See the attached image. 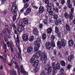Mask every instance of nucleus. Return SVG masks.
I'll return each mask as SVG.
<instances>
[{
	"label": "nucleus",
	"mask_w": 75,
	"mask_h": 75,
	"mask_svg": "<svg viewBox=\"0 0 75 75\" xmlns=\"http://www.w3.org/2000/svg\"><path fill=\"white\" fill-rule=\"evenodd\" d=\"M73 57H74L73 55V54H71L68 57L67 59L69 62H71L72 61Z\"/></svg>",
	"instance_id": "nucleus-18"
},
{
	"label": "nucleus",
	"mask_w": 75,
	"mask_h": 75,
	"mask_svg": "<svg viewBox=\"0 0 75 75\" xmlns=\"http://www.w3.org/2000/svg\"><path fill=\"white\" fill-rule=\"evenodd\" d=\"M47 10L48 12L49 13L51 16H54V15L53 11H55L56 13H58V11L59 10L58 8H55V6H54V4H51L49 5H47ZM53 9V11L52 10Z\"/></svg>",
	"instance_id": "nucleus-1"
},
{
	"label": "nucleus",
	"mask_w": 75,
	"mask_h": 75,
	"mask_svg": "<svg viewBox=\"0 0 75 75\" xmlns=\"http://www.w3.org/2000/svg\"><path fill=\"white\" fill-rule=\"evenodd\" d=\"M46 66V65H45V64H43L42 65V68H45Z\"/></svg>",
	"instance_id": "nucleus-61"
},
{
	"label": "nucleus",
	"mask_w": 75,
	"mask_h": 75,
	"mask_svg": "<svg viewBox=\"0 0 75 75\" xmlns=\"http://www.w3.org/2000/svg\"><path fill=\"white\" fill-rule=\"evenodd\" d=\"M23 21L25 23L26 25H27L28 24V19L27 18H23Z\"/></svg>",
	"instance_id": "nucleus-21"
},
{
	"label": "nucleus",
	"mask_w": 75,
	"mask_h": 75,
	"mask_svg": "<svg viewBox=\"0 0 75 75\" xmlns=\"http://www.w3.org/2000/svg\"><path fill=\"white\" fill-rule=\"evenodd\" d=\"M39 64V61L38 60H35L33 64V66L34 67H37Z\"/></svg>",
	"instance_id": "nucleus-20"
},
{
	"label": "nucleus",
	"mask_w": 75,
	"mask_h": 75,
	"mask_svg": "<svg viewBox=\"0 0 75 75\" xmlns=\"http://www.w3.org/2000/svg\"><path fill=\"white\" fill-rule=\"evenodd\" d=\"M56 68L54 67L53 68V73H54V74L57 72V70H59V69H60V64L59 63H57L56 66Z\"/></svg>",
	"instance_id": "nucleus-3"
},
{
	"label": "nucleus",
	"mask_w": 75,
	"mask_h": 75,
	"mask_svg": "<svg viewBox=\"0 0 75 75\" xmlns=\"http://www.w3.org/2000/svg\"><path fill=\"white\" fill-rule=\"evenodd\" d=\"M55 63L53 62L52 63V68H54V67H55Z\"/></svg>",
	"instance_id": "nucleus-49"
},
{
	"label": "nucleus",
	"mask_w": 75,
	"mask_h": 75,
	"mask_svg": "<svg viewBox=\"0 0 75 75\" xmlns=\"http://www.w3.org/2000/svg\"><path fill=\"white\" fill-rule=\"evenodd\" d=\"M42 24H40L39 25V28H42Z\"/></svg>",
	"instance_id": "nucleus-60"
},
{
	"label": "nucleus",
	"mask_w": 75,
	"mask_h": 75,
	"mask_svg": "<svg viewBox=\"0 0 75 75\" xmlns=\"http://www.w3.org/2000/svg\"><path fill=\"white\" fill-rule=\"evenodd\" d=\"M11 64L13 65V64H17L16 62L15 61L13 62V60L11 62Z\"/></svg>",
	"instance_id": "nucleus-53"
},
{
	"label": "nucleus",
	"mask_w": 75,
	"mask_h": 75,
	"mask_svg": "<svg viewBox=\"0 0 75 75\" xmlns=\"http://www.w3.org/2000/svg\"><path fill=\"white\" fill-rule=\"evenodd\" d=\"M8 12L7 11H5L4 12V14H7L8 13Z\"/></svg>",
	"instance_id": "nucleus-62"
},
{
	"label": "nucleus",
	"mask_w": 75,
	"mask_h": 75,
	"mask_svg": "<svg viewBox=\"0 0 75 75\" xmlns=\"http://www.w3.org/2000/svg\"><path fill=\"white\" fill-rule=\"evenodd\" d=\"M69 19L71 20L73 19V15L72 13H69Z\"/></svg>",
	"instance_id": "nucleus-29"
},
{
	"label": "nucleus",
	"mask_w": 75,
	"mask_h": 75,
	"mask_svg": "<svg viewBox=\"0 0 75 75\" xmlns=\"http://www.w3.org/2000/svg\"><path fill=\"white\" fill-rule=\"evenodd\" d=\"M41 61H45L47 60V56L45 53H43L41 54V56L40 57Z\"/></svg>",
	"instance_id": "nucleus-6"
},
{
	"label": "nucleus",
	"mask_w": 75,
	"mask_h": 75,
	"mask_svg": "<svg viewBox=\"0 0 75 75\" xmlns=\"http://www.w3.org/2000/svg\"><path fill=\"white\" fill-rule=\"evenodd\" d=\"M73 23L75 25V19H74L73 20Z\"/></svg>",
	"instance_id": "nucleus-64"
},
{
	"label": "nucleus",
	"mask_w": 75,
	"mask_h": 75,
	"mask_svg": "<svg viewBox=\"0 0 75 75\" xmlns=\"http://www.w3.org/2000/svg\"><path fill=\"white\" fill-rule=\"evenodd\" d=\"M57 46L58 47H60V46H61V42H60V41H58L57 42Z\"/></svg>",
	"instance_id": "nucleus-39"
},
{
	"label": "nucleus",
	"mask_w": 75,
	"mask_h": 75,
	"mask_svg": "<svg viewBox=\"0 0 75 75\" xmlns=\"http://www.w3.org/2000/svg\"><path fill=\"white\" fill-rule=\"evenodd\" d=\"M35 67V68L34 69V72H35V73H36V72H37L38 71V69L37 67Z\"/></svg>",
	"instance_id": "nucleus-33"
},
{
	"label": "nucleus",
	"mask_w": 75,
	"mask_h": 75,
	"mask_svg": "<svg viewBox=\"0 0 75 75\" xmlns=\"http://www.w3.org/2000/svg\"><path fill=\"white\" fill-rule=\"evenodd\" d=\"M45 46L46 48L49 50H50L51 48V44L49 42L46 43Z\"/></svg>",
	"instance_id": "nucleus-8"
},
{
	"label": "nucleus",
	"mask_w": 75,
	"mask_h": 75,
	"mask_svg": "<svg viewBox=\"0 0 75 75\" xmlns=\"http://www.w3.org/2000/svg\"><path fill=\"white\" fill-rule=\"evenodd\" d=\"M34 39V36H31L29 39V41H30V42H32L33 41V40Z\"/></svg>",
	"instance_id": "nucleus-28"
},
{
	"label": "nucleus",
	"mask_w": 75,
	"mask_h": 75,
	"mask_svg": "<svg viewBox=\"0 0 75 75\" xmlns=\"http://www.w3.org/2000/svg\"><path fill=\"white\" fill-rule=\"evenodd\" d=\"M59 23L60 25H62L63 23L62 20V19H59Z\"/></svg>",
	"instance_id": "nucleus-37"
},
{
	"label": "nucleus",
	"mask_w": 75,
	"mask_h": 75,
	"mask_svg": "<svg viewBox=\"0 0 75 75\" xmlns=\"http://www.w3.org/2000/svg\"><path fill=\"white\" fill-rule=\"evenodd\" d=\"M44 11V8L43 7L40 6L39 9V11L40 13H42Z\"/></svg>",
	"instance_id": "nucleus-17"
},
{
	"label": "nucleus",
	"mask_w": 75,
	"mask_h": 75,
	"mask_svg": "<svg viewBox=\"0 0 75 75\" xmlns=\"http://www.w3.org/2000/svg\"><path fill=\"white\" fill-rule=\"evenodd\" d=\"M33 47H32L30 46L28 47L27 49V52L28 53H30L31 52L33 51Z\"/></svg>",
	"instance_id": "nucleus-16"
},
{
	"label": "nucleus",
	"mask_w": 75,
	"mask_h": 75,
	"mask_svg": "<svg viewBox=\"0 0 75 75\" xmlns=\"http://www.w3.org/2000/svg\"><path fill=\"white\" fill-rule=\"evenodd\" d=\"M61 46L63 47H65V45H66V43L65 42V40L64 39H62L61 40Z\"/></svg>",
	"instance_id": "nucleus-11"
},
{
	"label": "nucleus",
	"mask_w": 75,
	"mask_h": 75,
	"mask_svg": "<svg viewBox=\"0 0 75 75\" xmlns=\"http://www.w3.org/2000/svg\"><path fill=\"white\" fill-rule=\"evenodd\" d=\"M16 40L17 42L16 43V45L17 47L19 46L18 50L20 52V54H21V48L20 47V45H19V44H20V40H19V37H18V36H17Z\"/></svg>",
	"instance_id": "nucleus-4"
},
{
	"label": "nucleus",
	"mask_w": 75,
	"mask_h": 75,
	"mask_svg": "<svg viewBox=\"0 0 75 75\" xmlns=\"http://www.w3.org/2000/svg\"><path fill=\"white\" fill-rule=\"evenodd\" d=\"M67 3L68 4H71V0H67Z\"/></svg>",
	"instance_id": "nucleus-56"
},
{
	"label": "nucleus",
	"mask_w": 75,
	"mask_h": 75,
	"mask_svg": "<svg viewBox=\"0 0 75 75\" xmlns=\"http://www.w3.org/2000/svg\"><path fill=\"white\" fill-rule=\"evenodd\" d=\"M18 25H20V26H21L22 27H23H23H25V25H26L25 23L23 21H21L18 22Z\"/></svg>",
	"instance_id": "nucleus-10"
},
{
	"label": "nucleus",
	"mask_w": 75,
	"mask_h": 75,
	"mask_svg": "<svg viewBox=\"0 0 75 75\" xmlns=\"http://www.w3.org/2000/svg\"><path fill=\"white\" fill-rule=\"evenodd\" d=\"M64 17H65V18H67V19H68L69 17V15L68 14V13L66 12L64 13Z\"/></svg>",
	"instance_id": "nucleus-23"
},
{
	"label": "nucleus",
	"mask_w": 75,
	"mask_h": 75,
	"mask_svg": "<svg viewBox=\"0 0 75 75\" xmlns=\"http://www.w3.org/2000/svg\"><path fill=\"white\" fill-rule=\"evenodd\" d=\"M24 8H23L21 10L20 12V13H22L24 11Z\"/></svg>",
	"instance_id": "nucleus-59"
},
{
	"label": "nucleus",
	"mask_w": 75,
	"mask_h": 75,
	"mask_svg": "<svg viewBox=\"0 0 75 75\" xmlns=\"http://www.w3.org/2000/svg\"><path fill=\"white\" fill-rule=\"evenodd\" d=\"M68 44L69 46L70 47H72L74 45V41L72 40H70L69 41Z\"/></svg>",
	"instance_id": "nucleus-19"
},
{
	"label": "nucleus",
	"mask_w": 75,
	"mask_h": 75,
	"mask_svg": "<svg viewBox=\"0 0 75 75\" xmlns=\"http://www.w3.org/2000/svg\"><path fill=\"white\" fill-rule=\"evenodd\" d=\"M74 13V8H72L71 9V13H70V14H73Z\"/></svg>",
	"instance_id": "nucleus-52"
},
{
	"label": "nucleus",
	"mask_w": 75,
	"mask_h": 75,
	"mask_svg": "<svg viewBox=\"0 0 75 75\" xmlns=\"http://www.w3.org/2000/svg\"><path fill=\"white\" fill-rule=\"evenodd\" d=\"M17 11H18V6L17 5H13L12 6L11 11L12 13L14 15L13 18V20L14 21L16 20V17L17 16Z\"/></svg>",
	"instance_id": "nucleus-2"
},
{
	"label": "nucleus",
	"mask_w": 75,
	"mask_h": 75,
	"mask_svg": "<svg viewBox=\"0 0 75 75\" xmlns=\"http://www.w3.org/2000/svg\"><path fill=\"white\" fill-rule=\"evenodd\" d=\"M54 18L55 20H57L58 18V15H54Z\"/></svg>",
	"instance_id": "nucleus-46"
},
{
	"label": "nucleus",
	"mask_w": 75,
	"mask_h": 75,
	"mask_svg": "<svg viewBox=\"0 0 75 75\" xmlns=\"http://www.w3.org/2000/svg\"><path fill=\"white\" fill-rule=\"evenodd\" d=\"M51 39L52 41H54L55 40V37L54 36H52L51 37Z\"/></svg>",
	"instance_id": "nucleus-48"
},
{
	"label": "nucleus",
	"mask_w": 75,
	"mask_h": 75,
	"mask_svg": "<svg viewBox=\"0 0 75 75\" xmlns=\"http://www.w3.org/2000/svg\"><path fill=\"white\" fill-rule=\"evenodd\" d=\"M24 30V28L21 26H18V31L19 33H21Z\"/></svg>",
	"instance_id": "nucleus-15"
},
{
	"label": "nucleus",
	"mask_w": 75,
	"mask_h": 75,
	"mask_svg": "<svg viewBox=\"0 0 75 75\" xmlns=\"http://www.w3.org/2000/svg\"><path fill=\"white\" fill-rule=\"evenodd\" d=\"M52 28H49L47 29V33L48 34H51L52 33Z\"/></svg>",
	"instance_id": "nucleus-22"
},
{
	"label": "nucleus",
	"mask_w": 75,
	"mask_h": 75,
	"mask_svg": "<svg viewBox=\"0 0 75 75\" xmlns=\"http://www.w3.org/2000/svg\"><path fill=\"white\" fill-rule=\"evenodd\" d=\"M42 54L41 52L40 51H38V52L36 53V55H34L33 56L36 58H39Z\"/></svg>",
	"instance_id": "nucleus-9"
},
{
	"label": "nucleus",
	"mask_w": 75,
	"mask_h": 75,
	"mask_svg": "<svg viewBox=\"0 0 75 75\" xmlns=\"http://www.w3.org/2000/svg\"><path fill=\"white\" fill-rule=\"evenodd\" d=\"M65 0H62L61 1V4L62 5H64L65 4Z\"/></svg>",
	"instance_id": "nucleus-45"
},
{
	"label": "nucleus",
	"mask_w": 75,
	"mask_h": 75,
	"mask_svg": "<svg viewBox=\"0 0 75 75\" xmlns=\"http://www.w3.org/2000/svg\"><path fill=\"white\" fill-rule=\"evenodd\" d=\"M60 72L62 73L61 74H64V69H61L60 70Z\"/></svg>",
	"instance_id": "nucleus-35"
},
{
	"label": "nucleus",
	"mask_w": 75,
	"mask_h": 75,
	"mask_svg": "<svg viewBox=\"0 0 75 75\" xmlns=\"http://www.w3.org/2000/svg\"><path fill=\"white\" fill-rule=\"evenodd\" d=\"M59 21H58V20H56L55 22V24H56V25H58V23H59Z\"/></svg>",
	"instance_id": "nucleus-42"
},
{
	"label": "nucleus",
	"mask_w": 75,
	"mask_h": 75,
	"mask_svg": "<svg viewBox=\"0 0 75 75\" xmlns=\"http://www.w3.org/2000/svg\"><path fill=\"white\" fill-rule=\"evenodd\" d=\"M66 28L67 29V31H70V28H69V26L67 24L66 25Z\"/></svg>",
	"instance_id": "nucleus-27"
},
{
	"label": "nucleus",
	"mask_w": 75,
	"mask_h": 75,
	"mask_svg": "<svg viewBox=\"0 0 75 75\" xmlns=\"http://www.w3.org/2000/svg\"><path fill=\"white\" fill-rule=\"evenodd\" d=\"M45 2L46 4H47L48 5L49 4V3H50V1L48 0H45Z\"/></svg>",
	"instance_id": "nucleus-40"
},
{
	"label": "nucleus",
	"mask_w": 75,
	"mask_h": 75,
	"mask_svg": "<svg viewBox=\"0 0 75 75\" xmlns=\"http://www.w3.org/2000/svg\"><path fill=\"white\" fill-rule=\"evenodd\" d=\"M23 1H24V3L25 4L26 2H28V1H29V0H23Z\"/></svg>",
	"instance_id": "nucleus-63"
},
{
	"label": "nucleus",
	"mask_w": 75,
	"mask_h": 75,
	"mask_svg": "<svg viewBox=\"0 0 75 75\" xmlns=\"http://www.w3.org/2000/svg\"><path fill=\"white\" fill-rule=\"evenodd\" d=\"M60 64L62 67H65V62L63 60H62L60 62Z\"/></svg>",
	"instance_id": "nucleus-24"
},
{
	"label": "nucleus",
	"mask_w": 75,
	"mask_h": 75,
	"mask_svg": "<svg viewBox=\"0 0 75 75\" xmlns=\"http://www.w3.org/2000/svg\"><path fill=\"white\" fill-rule=\"evenodd\" d=\"M31 11V9L30 8H28L27 9L26 12L27 13H30Z\"/></svg>",
	"instance_id": "nucleus-31"
},
{
	"label": "nucleus",
	"mask_w": 75,
	"mask_h": 75,
	"mask_svg": "<svg viewBox=\"0 0 75 75\" xmlns=\"http://www.w3.org/2000/svg\"><path fill=\"white\" fill-rule=\"evenodd\" d=\"M13 67H16L18 69H19L18 68V66H17V64H13Z\"/></svg>",
	"instance_id": "nucleus-43"
},
{
	"label": "nucleus",
	"mask_w": 75,
	"mask_h": 75,
	"mask_svg": "<svg viewBox=\"0 0 75 75\" xmlns=\"http://www.w3.org/2000/svg\"><path fill=\"white\" fill-rule=\"evenodd\" d=\"M33 33L34 34L36 35L38 33V29L37 28H35L33 30Z\"/></svg>",
	"instance_id": "nucleus-26"
},
{
	"label": "nucleus",
	"mask_w": 75,
	"mask_h": 75,
	"mask_svg": "<svg viewBox=\"0 0 75 75\" xmlns=\"http://www.w3.org/2000/svg\"><path fill=\"white\" fill-rule=\"evenodd\" d=\"M16 71H14L12 72V75H16Z\"/></svg>",
	"instance_id": "nucleus-54"
},
{
	"label": "nucleus",
	"mask_w": 75,
	"mask_h": 75,
	"mask_svg": "<svg viewBox=\"0 0 75 75\" xmlns=\"http://www.w3.org/2000/svg\"><path fill=\"white\" fill-rule=\"evenodd\" d=\"M20 71L22 74H25L26 75H28V73L26 72V71H24V67H23V65L22 64L20 66Z\"/></svg>",
	"instance_id": "nucleus-5"
},
{
	"label": "nucleus",
	"mask_w": 75,
	"mask_h": 75,
	"mask_svg": "<svg viewBox=\"0 0 75 75\" xmlns=\"http://www.w3.org/2000/svg\"><path fill=\"white\" fill-rule=\"evenodd\" d=\"M42 38L44 40L47 38V35L45 34H44L42 35Z\"/></svg>",
	"instance_id": "nucleus-30"
},
{
	"label": "nucleus",
	"mask_w": 75,
	"mask_h": 75,
	"mask_svg": "<svg viewBox=\"0 0 75 75\" xmlns=\"http://www.w3.org/2000/svg\"><path fill=\"white\" fill-rule=\"evenodd\" d=\"M48 21H47V19L43 21L44 24L45 25H47V24H48Z\"/></svg>",
	"instance_id": "nucleus-32"
},
{
	"label": "nucleus",
	"mask_w": 75,
	"mask_h": 75,
	"mask_svg": "<svg viewBox=\"0 0 75 75\" xmlns=\"http://www.w3.org/2000/svg\"><path fill=\"white\" fill-rule=\"evenodd\" d=\"M55 33H58V28L57 27H55Z\"/></svg>",
	"instance_id": "nucleus-36"
},
{
	"label": "nucleus",
	"mask_w": 75,
	"mask_h": 75,
	"mask_svg": "<svg viewBox=\"0 0 75 75\" xmlns=\"http://www.w3.org/2000/svg\"><path fill=\"white\" fill-rule=\"evenodd\" d=\"M68 6L69 8H72V4H68Z\"/></svg>",
	"instance_id": "nucleus-44"
},
{
	"label": "nucleus",
	"mask_w": 75,
	"mask_h": 75,
	"mask_svg": "<svg viewBox=\"0 0 75 75\" xmlns=\"http://www.w3.org/2000/svg\"><path fill=\"white\" fill-rule=\"evenodd\" d=\"M67 68L69 69H70L71 68V65H68L67 66Z\"/></svg>",
	"instance_id": "nucleus-58"
},
{
	"label": "nucleus",
	"mask_w": 75,
	"mask_h": 75,
	"mask_svg": "<svg viewBox=\"0 0 75 75\" xmlns=\"http://www.w3.org/2000/svg\"><path fill=\"white\" fill-rule=\"evenodd\" d=\"M18 57L19 59H20L21 58V55H20V52L19 53H18Z\"/></svg>",
	"instance_id": "nucleus-51"
},
{
	"label": "nucleus",
	"mask_w": 75,
	"mask_h": 75,
	"mask_svg": "<svg viewBox=\"0 0 75 75\" xmlns=\"http://www.w3.org/2000/svg\"><path fill=\"white\" fill-rule=\"evenodd\" d=\"M22 39L23 41H27L28 40V37L27 35L24 34L22 36Z\"/></svg>",
	"instance_id": "nucleus-13"
},
{
	"label": "nucleus",
	"mask_w": 75,
	"mask_h": 75,
	"mask_svg": "<svg viewBox=\"0 0 75 75\" xmlns=\"http://www.w3.org/2000/svg\"><path fill=\"white\" fill-rule=\"evenodd\" d=\"M57 36L59 38H60L61 37V34H60V33H58L57 34Z\"/></svg>",
	"instance_id": "nucleus-57"
},
{
	"label": "nucleus",
	"mask_w": 75,
	"mask_h": 75,
	"mask_svg": "<svg viewBox=\"0 0 75 75\" xmlns=\"http://www.w3.org/2000/svg\"><path fill=\"white\" fill-rule=\"evenodd\" d=\"M35 58L33 55L30 60V63H33V62H34V61L35 60Z\"/></svg>",
	"instance_id": "nucleus-25"
},
{
	"label": "nucleus",
	"mask_w": 75,
	"mask_h": 75,
	"mask_svg": "<svg viewBox=\"0 0 75 75\" xmlns=\"http://www.w3.org/2000/svg\"><path fill=\"white\" fill-rule=\"evenodd\" d=\"M36 45L34 47V51L35 52H36L37 51L39 50L40 47V44H38Z\"/></svg>",
	"instance_id": "nucleus-12"
},
{
	"label": "nucleus",
	"mask_w": 75,
	"mask_h": 75,
	"mask_svg": "<svg viewBox=\"0 0 75 75\" xmlns=\"http://www.w3.org/2000/svg\"><path fill=\"white\" fill-rule=\"evenodd\" d=\"M13 30L15 34H17V30H16V27L13 28Z\"/></svg>",
	"instance_id": "nucleus-47"
},
{
	"label": "nucleus",
	"mask_w": 75,
	"mask_h": 75,
	"mask_svg": "<svg viewBox=\"0 0 75 75\" xmlns=\"http://www.w3.org/2000/svg\"><path fill=\"white\" fill-rule=\"evenodd\" d=\"M47 66L48 67V75L50 74H51V71H52V68H51V66H50L48 64H47Z\"/></svg>",
	"instance_id": "nucleus-14"
},
{
	"label": "nucleus",
	"mask_w": 75,
	"mask_h": 75,
	"mask_svg": "<svg viewBox=\"0 0 75 75\" xmlns=\"http://www.w3.org/2000/svg\"><path fill=\"white\" fill-rule=\"evenodd\" d=\"M41 75H46V72L45 71H43L41 74Z\"/></svg>",
	"instance_id": "nucleus-38"
},
{
	"label": "nucleus",
	"mask_w": 75,
	"mask_h": 75,
	"mask_svg": "<svg viewBox=\"0 0 75 75\" xmlns=\"http://www.w3.org/2000/svg\"><path fill=\"white\" fill-rule=\"evenodd\" d=\"M4 49H6L7 48V45L6 44H4Z\"/></svg>",
	"instance_id": "nucleus-55"
},
{
	"label": "nucleus",
	"mask_w": 75,
	"mask_h": 75,
	"mask_svg": "<svg viewBox=\"0 0 75 75\" xmlns=\"http://www.w3.org/2000/svg\"><path fill=\"white\" fill-rule=\"evenodd\" d=\"M51 44L52 47H55V43L53 41H52L51 42Z\"/></svg>",
	"instance_id": "nucleus-34"
},
{
	"label": "nucleus",
	"mask_w": 75,
	"mask_h": 75,
	"mask_svg": "<svg viewBox=\"0 0 75 75\" xmlns=\"http://www.w3.org/2000/svg\"><path fill=\"white\" fill-rule=\"evenodd\" d=\"M42 40L41 38H37V40L35 41L34 42V44L36 45L37 44H40V43H41Z\"/></svg>",
	"instance_id": "nucleus-7"
},
{
	"label": "nucleus",
	"mask_w": 75,
	"mask_h": 75,
	"mask_svg": "<svg viewBox=\"0 0 75 75\" xmlns=\"http://www.w3.org/2000/svg\"><path fill=\"white\" fill-rule=\"evenodd\" d=\"M28 6H29V5L28 4H26V5L24 7H23V8L25 9L26 8H28Z\"/></svg>",
	"instance_id": "nucleus-41"
},
{
	"label": "nucleus",
	"mask_w": 75,
	"mask_h": 75,
	"mask_svg": "<svg viewBox=\"0 0 75 75\" xmlns=\"http://www.w3.org/2000/svg\"><path fill=\"white\" fill-rule=\"evenodd\" d=\"M13 58L15 60V61H16V60H17V56L16 55H14Z\"/></svg>",
	"instance_id": "nucleus-50"
}]
</instances>
